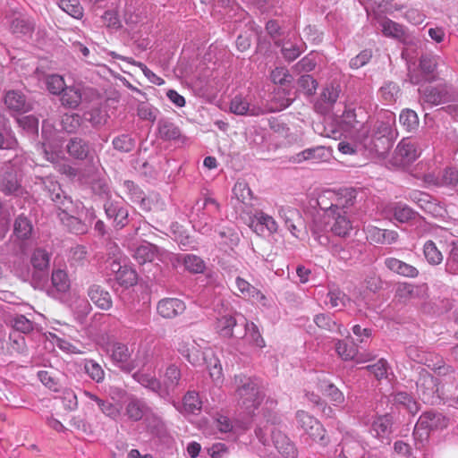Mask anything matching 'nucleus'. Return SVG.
I'll return each instance as SVG.
<instances>
[{
	"mask_svg": "<svg viewBox=\"0 0 458 458\" xmlns=\"http://www.w3.org/2000/svg\"><path fill=\"white\" fill-rule=\"evenodd\" d=\"M44 191L60 210L59 219L70 233L79 235L88 232L87 217L83 219L82 215L84 212L86 216L89 214V221H91L95 218L93 209H85L81 201H73L55 182L49 181Z\"/></svg>",
	"mask_w": 458,
	"mask_h": 458,
	"instance_id": "nucleus-1",
	"label": "nucleus"
},
{
	"mask_svg": "<svg viewBox=\"0 0 458 458\" xmlns=\"http://www.w3.org/2000/svg\"><path fill=\"white\" fill-rule=\"evenodd\" d=\"M234 382L238 403L250 412L255 410L263 398L258 379L245 375H236Z\"/></svg>",
	"mask_w": 458,
	"mask_h": 458,
	"instance_id": "nucleus-2",
	"label": "nucleus"
},
{
	"mask_svg": "<svg viewBox=\"0 0 458 458\" xmlns=\"http://www.w3.org/2000/svg\"><path fill=\"white\" fill-rule=\"evenodd\" d=\"M449 419L437 411H428L423 412L413 430V437L419 438H428L432 430L442 429L448 426Z\"/></svg>",
	"mask_w": 458,
	"mask_h": 458,
	"instance_id": "nucleus-3",
	"label": "nucleus"
},
{
	"mask_svg": "<svg viewBox=\"0 0 458 458\" xmlns=\"http://www.w3.org/2000/svg\"><path fill=\"white\" fill-rule=\"evenodd\" d=\"M51 252L45 248H36L30 255V264L33 266L32 285L34 288H43L48 281Z\"/></svg>",
	"mask_w": 458,
	"mask_h": 458,
	"instance_id": "nucleus-4",
	"label": "nucleus"
},
{
	"mask_svg": "<svg viewBox=\"0 0 458 458\" xmlns=\"http://www.w3.org/2000/svg\"><path fill=\"white\" fill-rule=\"evenodd\" d=\"M417 393L425 403L434 404L439 398L438 380L422 369L416 381Z\"/></svg>",
	"mask_w": 458,
	"mask_h": 458,
	"instance_id": "nucleus-5",
	"label": "nucleus"
},
{
	"mask_svg": "<svg viewBox=\"0 0 458 458\" xmlns=\"http://www.w3.org/2000/svg\"><path fill=\"white\" fill-rule=\"evenodd\" d=\"M12 239L14 250L21 255H27L29 250V217L24 213L19 215L15 219Z\"/></svg>",
	"mask_w": 458,
	"mask_h": 458,
	"instance_id": "nucleus-6",
	"label": "nucleus"
},
{
	"mask_svg": "<svg viewBox=\"0 0 458 458\" xmlns=\"http://www.w3.org/2000/svg\"><path fill=\"white\" fill-rule=\"evenodd\" d=\"M393 426V417L391 414L386 413L384 415L377 416L373 420L369 432L381 443L389 445L391 443V436L394 432Z\"/></svg>",
	"mask_w": 458,
	"mask_h": 458,
	"instance_id": "nucleus-7",
	"label": "nucleus"
},
{
	"mask_svg": "<svg viewBox=\"0 0 458 458\" xmlns=\"http://www.w3.org/2000/svg\"><path fill=\"white\" fill-rule=\"evenodd\" d=\"M106 217L113 221L116 229H122L129 223V211L121 201L108 199L104 203Z\"/></svg>",
	"mask_w": 458,
	"mask_h": 458,
	"instance_id": "nucleus-8",
	"label": "nucleus"
},
{
	"mask_svg": "<svg viewBox=\"0 0 458 458\" xmlns=\"http://www.w3.org/2000/svg\"><path fill=\"white\" fill-rule=\"evenodd\" d=\"M342 89L339 83L331 82L322 90L319 99L315 104V109L320 114L328 113L337 101Z\"/></svg>",
	"mask_w": 458,
	"mask_h": 458,
	"instance_id": "nucleus-9",
	"label": "nucleus"
},
{
	"mask_svg": "<svg viewBox=\"0 0 458 458\" xmlns=\"http://www.w3.org/2000/svg\"><path fill=\"white\" fill-rule=\"evenodd\" d=\"M216 328L222 337H243L244 330L242 328V323H239L237 319L231 315H225L218 318Z\"/></svg>",
	"mask_w": 458,
	"mask_h": 458,
	"instance_id": "nucleus-10",
	"label": "nucleus"
},
{
	"mask_svg": "<svg viewBox=\"0 0 458 458\" xmlns=\"http://www.w3.org/2000/svg\"><path fill=\"white\" fill-rule=\"evenodd\" d=\"M279 216L291 233L298 237L299 233L304 228V222L301 212L294 208L281 207L279 208Z\"/></svg>",
	"mask_w": 458,
	"mask_h": 458,
	"instance_id": "nucleus-11",
	"label": "nucleus"
},
{
	"mask_svg": "<svg viewBox=\"0 0 458 458\" xmlns=\"http://www.w3.org/2000/svg\"><path fill=\"white\" fill-rule=\"evenodd\" d=\"M151 409L146 402L136 396H130L125 403L124 415L133 422L140 421L150 413Z\"/></svg>",
	"mask_w": 458,
	"mask_h": 458,
	"instance_id": "nucleus-12",
	"label": "nucleus"
},
{
	"mask_svg": "<svg viewBox=\"0 0 458 458\" xmlns=\"http://www.w3.org/2000/svg\"><path fill=\"white\" fill-rule=\"evenodd\" d=\"M395 123V115L392 112H384L380 114L373 125L371 136L383 137V138H395V131L393 126Z\"/></svg>",
	"mask_w": 458,
	"mask_h": 458,
	"instance_id": "nucleus-13",
	"label": "nucleus"
},
{
	"mask_svg": "<svg viewBox=\"0 0 458 458\" xmlns=\"http://www.w3.org/2000/svg\"><path fill=\"white\" fill-rule=\"evenodd\" d=\"M0 191L6 196H20L23 189L15 172L6 170L0 172Z\"/></svg>",
	"mask_w": 458,
	"mask_h": 458,
	"instance_id": "nucleus-14",
	"label": "nucleus"
},
{
	"mask_svg": "<svg viewBox=\"0 0 458 458\" xmlns=\"http://www.w3.org/2000/svg\"><path fill=\"white\" fill-rule=\"evenodd\" d=\"M184 302L177 298H165L158 301L157 313L164 318H174L184 312Z\"/></svg>",
	"mask_w": 458,
	"mask_h": 458,
	"instance_id": "nucleus-15",
	"label": "nucleus"
},
{
	"mask_svg": "<svg viewBox=\"0 0 458 458\" xmlns=\"http://www.w3.org/2000/svg\"><path fill=\"white\" fill-rule=\"evenodd\" d=\"M421 98L424 102L438 106L450 100L451 95L445 85L428 86L421 91Z\"/></svg>",
	"mask_w": 458,
	"mask_h": 458,
	"instance_id": "nucleus-16",
	"label": "nucleus"
},
{
	"mask_svg": "<svg viewBox=\"0 0 458 458\" xmlns=\"http://www.w3.org/2000/svg\"><path fill=\"white\" fill-rule=\"evenodd\" d=\"M270 433L275 447L283 456L285 458L296 457V448L285 434L276 428H271Z\"/></svg>",
	"mask_w": 458,
	"mask_h": 458,
	"instance_id": "nucleus-17",
	"label": "nucleus"
},
{
	"mask_svg": "<svg viewBox=\"0 0 458 458\" xmlns=\"http://www.w3.org/2000/svg\"><path fill=\"white\" fill-rule=\"evenodd\" d=\"M395 295L404 301L424 299L428 295V286L426 284L414 285L406 282L398 283Z\"/></svg>",
	"mask_w": 458,
	"mask_h": 458,
	"instance_id": "nucleus-18",
	"label": "nucleus"
},
{
	"mask_svg": "<svg viewBox=\"0 0 458 458\" xmlns=\"http://www.w3.org/2000/svg\"><path fill=\"white\" fill-rule=\"evenodd\" d=\"M362 450V445L359 441L344 438L336 445L333 458H358Z\"/></svg>",
	"mask_w": 458,
	"mask_h": 458,
	"instance_id": "nucleus-19",
	"label": "nucleus"
},
{
	"mask_svg": "<svg viewBox=\"0 0 458 458\" xmlns=\"http://www.w3.org/2000/svg\"><path fill=\"white\" fill-rule=\"evenodd\" d=\"M88 297L100 310H108L112 308L113 301L108 291L101 285L93 284L88 289Z\"/></svg>",
	"mask_w": 458,
	"mask_h": 458,
	"instance_id": "nucleus-20",
	"label": "nucleus"
},
{
	"mask_svg": "<svg viewBox=\"0 0 458 458\" xmlns=\"http://www.w3.org/2000/svg\"><path fill=\"white\" fill-rule=\"evenodd\" d=\"M131 352L127 345L121 343L113 345L111 358L126 373H130L135 369L133 362H129Z\"/></svg>",
	"mask_w": 458,
	"mask_h": 458,
	"instance_id": "nucleus-21",
	"label": "nucleus"
},
{
	"mask_svg": "<svg viewBox=\"0 0 458 458\" xmlns=\"http://www.w3.org/2000/svg\"><path fill=\"white\" fill-rule=\"evenodd\" d=\"M329 218L332 219L331 222H328L331 225L330 230L335 235L339 237H347L350 235L353 226L347 215L335 212Z\"/></svg>",
	"mask_w": 458,
	"mask_h": 458,
	"instance_id": "nucleus-22",
	"label": "nucleus"
},
{
	"mask_svg": "<svg viewBox=\"0 0 458 458\" xmlns=\"http://www.w3.org/2000/svg\"><path fill=\"white\" fill-rule=\"evenodd\" d=\"M4 104L13 115L26 113L29 106L26 97L18 90H9L4 96Z\"/></svg>",
	"mask_w": 458,
	"mask_h": 458,
	"instance_id": "nucleus-23",
	"label": "nucleus"
},
{
	"mask_svg": "<svg viewBox=\"0 0 458 458\" xmlns=\"http://www.w3.org/2000/svg\"><path fill=\"white\" fill-rule=\"evenodd\" d=\"M384 264L391 272L404 277L415 278L419 275V270L415 267L395 258L385 259Z\"/></svg>",
	"mask_w": 458,
	"mask_h": 458,
	"instance_id": "nucleus-24",
	"label": "nucleus"
},
{
	"mask_svg": "<svg viewBox=\"0 0 458 458\" xmlns=\"http://www.w3.org/2000/svg\"><path fill=\"white\" fill-rule=\"evenodd\" d=\"M420 152L410 140H403L394 150V158L403 164L413 162Z\"/></svg>",
	"mask_w": 458,
	"mask_h": 458,
	"instance_id": "nucleus-25",
	"label": "nucleus"
},
{
	"mask_svg": "<svg viewBox=\"0 0 458 458\" xmlns=\"http://www.w3.org/2000/svg\"><path fill=\"white\" fill-rule=\"evenodd\" d=\"M66 150L72 157L78 160H85L90 154L89 142L79 137L70 139L66 145Z\"/></svg>",
	"mask_w": 458,
	"mask_h": 458,
	"instance_id": "nucleus-26",
	"label": "nucleus"
},
{
	"mask_svg": "<svg viewBox=\"0 0 458 458\" xmlns=\"http://www.w3.org/2000/svg\"><path fill=\"white\" fill-rule=\"evenodd\" d=\"M335 211L347 215L349 209L356 203L357 191L354 189H344L339 195H335Z\"/></svg>",
	"mask_w": 458,
	"mask_h": 458,
	"instance_id": "nucleus-27",
	"label": "nucleus"
},
{
	"mask_svg": "<svg viewBox=\"0 0 458 458\" xmlns=\"http://www.w3.org/2000/svg\"><path fill=\"white\" fill-rule=\"evenodd\" d=\"M437 66V56L425 54L420 57L419 67L424 81L431 82L436 80V70Z\"/></svg>",
	"mask_w": 458,
	"mask_h": 458,
	"instance_id": "nucleus-28",
	"label": "nucleus"
},
{
	"mask_svg": "<svg viewBox=\"0 0 458 458\" xmlns=\"http://www.w3.org/2000/svg\"><path fill=\"white\" fill-rule=\"evenodd\" d=\"M318 387L322 394L330 398L332 402L336 404H341L344 402V394L329 380L325 375L318 377Z\"/></svg>",
	"mask_w": 458,
	"mask_h": 458,
	"instance_id": "nucleus-29",
	"label": "nucleus"
},
{
	"mask_svg": "<svg viewBox=\"0 0 458 458\" xmlns=\"http://www.w3.org/2000/svg\"><path fill=\"white\" fill-rule=\"evenodd\" d=\"M158 136L163 140H175L180 139V128L169 119L162 118L157 122Z\"/></svg>",
	"mask_w": 458,
	"mask_h": 458,
	"instance_id": "nucleus-30",
	"label": "nucleus"
},
{
	"mask_svg": "<svg viewBox=\"0 0 458 458\" xmlns=\"http://www.w3.org/2000/svg\"><path fill=\"white\" fill-rule=\"evenodd\" d=\"M230 110L232 113L238 115L248 114L251 116H259L264 113L259 106H250L249 102L242 99L241 97H235L231 101Z\"/></svg>",
	"mask_w": 458,
	"mask_h": 458,
	"instance_id": "nucleus-31",
	"label": "nucleus"
},
{
	"mask_svg": "<svg viewBox=\"0 0 458 458\" xmlns=\"http://www.w3.org/2000/svg\"><path fill=\"white\" fill-rule=\"evenodd\" d=\"M60 95L61 104L64 107L75 109L81 102V92L79 88L65 87Z\"/></svg>",
	"mask_w": 458,
	"mask_h": 458,
	"instance_id": "nucleus-32",
	"label": "nucleus"
},
{
	"mask_svg": "<svg viewBox=\"0 0 458 458\" xmlns=\"http://www.w3.org/2000/svg\"><path fill=\"white\" fill-rule=\"evenodd\" d=\"M181 377L182 374L180 369L174 364L169 365L164 375V393L168 394L170 391L174 392L175 388L180 386Z\"/></svg>",
	"mask_w": 458,
	"mask_h": 458,
	"instance_id": "nucleus-33",
	"label": "nucleus"
},
{
	"mask_svg": "<svg viewBox=\"0 0 458 458\" xmlns=\"http://www.w3.org/2000/svg\"><path fill=\"white\" fill-rule=\"evenodd\" d=\"M157 252L158 248L156 245L146 242L135 250L133 257L139 264H144L153 261Z\"/></svg>",
	"mask_w": 458,
	"mask_h": 458,
	"instance_id": "nucleus-34",
	"label": "nucleus"
},
{
	"mask_svg": "<svg viewBox=\"0 0 458 458\" xmlns=\"http://www.w3.org/2000/svg\"><path fill=\"white\" fill-rule=\"evenodd\" d=\"M132 377L144 387L163 396L164 391L162 389L161 383L156 377L145 373L135 372L132 375Z\"/></svg>",
	"mask_w": 458,
	"mask_h": 458,
	"instance_id": "nucleus-35",
	"label": "nucleus"
},
{
	"mask_svg": "<svg viewBox=\"0 0 458 458\" xmlns=\"http://www.w3.org/2000/svg\"><path fill=\"white\" fill-rule=\"evenodd\" d=\"M48 133H51V131H47L45 129V124L42 125V139L44 140L42 142H38L36 147V152L38 155L43 156L44 159L49 162H55L57 155L54 152L48 143Z\"/></svg>",
	"mask_w": 458,
	"mask_h": 458,
	"instance_id": "nucleus-36",
	"label": "nucleus"
},
{
	"mask_svg": "<svg viewBox=\"0 0 458 458\" xmlns=\"http://www.w3.org/2000/svg\"><path fill=\"white\" fill-rule=\"evenodd\" d=\"M391 212L394 219L400 223H406L415 218L417 215V212L403 203H395L391 208Z\"/></svg>",
	"mask_w": 458,
	"mask_h": 458,
	"instance_id": "nucleus-37",
	"label": "nucleus"
},
{
	"mask_svg": "<svg viewBox=\"0 0 458 458\" xmlns=\"http://www.w3.org/2000/svg\"><path fill=\"white\" fill-rule=\"evenodd\" d=\"M423 253L426 260L430 265H439L443 261V255L441 251L437 249L436 243L431 240H428L424 243Z\"/></svg>",
	"mask_w": 458,
	"mask_h": 458,
	"instance_id": "nucleus-38",
	"label": "nucleus"
},
{
	"mask_svg": "<svg viewBox=\"0 0 458 458\" xmlns=\"http://www.w3.org/2000/svg\"><path fill=\"white\" fill-rule=\"evenodd\" d=\"M85 395L88 396L90 400L94 401L105 415L112 419H115L120 414L119 409L116 408L112 403L100 399L96 394L87 391L85 392Z\"/></svg>",
	"mask_w": 458,
	"mask_h": 458,
	"instance_id": "nucleus-39",
	"label": "nucleus"
},
{
	"mask_svg": "<svg viewBox=\"0 0 458 458\" xmlns=\"http://www.w3.org/2000/svg\"><path fill=\"white\" fill-rule=\"evenodd\" d=\"M53 286L60 293H66L70 289V279L65 270L54 269L51 276Z\"/></svg>",
	"mask_w": 458,
	"mask_h": 458,
	"instance_id": "nucleus-40",
	"label": "nucleus"
},
{
	"mask_svg": "<svg viewBox=\"0 0 458 458\" xmlns=\"http://www.w3.org/2000/svg\"><path fill=\"white\" fill-rule=\"evenodd\" d=\"M182 260L185 269L190 273H203L206 268L205 262L199 256L193 254H186L182 257Z\"/></svg>",
	"mask_w": 458,
	"mask_h": 458,
	"instance_id": "nucleus-41",
	"label": "nucleus"
},
{
	"mask_svg": "<svg viewBox=\"0 0 458 458\" xmlns=\"http://www.w3.org/2000/svg\"><path fill=\"white\" fill-rule=\"evenodd\" d=\"M394 139L371 136L370 143L374 151L380 157H386L392 148Z\"/></svg>",
	"mask_w": 458,
	"mask_h": 458,
	"instance_id": "nucleus-42",
	"label": "nucleus"
},
{
	"mask_svg": "<svg viewBox=\"0 0 458 458\" xmlns=\"http://www.w3.org/2000/svg\"><path fill=\"white\" fill-rule=\"evenodd\" d=\"M399 123L407 131H413L419 126L418 114L411 109H403L399 115Z\"/></svg>",
	"mask_w": 458,
	"mask_h": 458,
	"instance_id": "nucleus-43",
	"label": "nucleus"
},
{
	"mask_svg": "<svg viewBox=\"0 0 458 458\" xmlns=\"http://www.w3.org/2000/svg\"><path fill=\"white\" fill-rule=\"evenodd\" d=\"M37 376L40 382L47 386L48 389L58 392L61 385L59 379L56 377V373L53 370H38Z\"/></svg>",
	"mask_w": 458,
	"mask_h": 458,
	"instance_id": "nucleus-44",
	"label": "nucleus"
},
{
	"mask_svg": "<svg viewBox=\"0 0 458 458\" xmlns=\"http://www.w3.org/2000/svg\"><path fill=\"white\" fill-rule=\"evenodd\" d=\"M84 371L96 383H101L105 379L103 368L94 360H85Z\"/></svg>",
	"mask_w": 458,
	"mask_h": 458,
	"instance_id": "nucleus-45",
	"label": "nucleus"
},
{
	"mask_svg": "<svg viewBox=\"0 0 458 458\" xmlns=\"http://www.w3.org/2000/svg\"><path fill=\"white\" fill-rule=\"evenodd\" d=\"M314 323L321 329L328 332H339L340 326L330 314L320 313L314 317Z\"/></svg>",
	"mask_w": 458,
	"mask_h": 458,
	"instance_id": "nucleus-46",
	"label": "nucleus"
},
{
	"mask_svg": "<svg viewBox=\"0 0 458 458\" xmlns=\"http://www.w3.org/2000/svg\"><path fill=\"white\" fill-rule=\"evenodd\" d=\"M81 125V117L78 114H65L61 120L62 130L67 133H75Z\"/></svg>",
	"mask_w": 458,
	"mask_h": 458,
	"instance_id": "nucleus-47",
	"label": "nucleus"
},
{
	"mask_svg": "<svg viewBox=\"0 0 458 458\" xmlns=\"http://www.w3.org/2000/svg\"><path fill=\"white\" fill-rule=\"evenodd\" d=\"M115 280L122 287L129 288L137 284V274L133 269L124 266L115 276Z\"/></svg>",
	"mask_w": 458,
	"mask_h": 458,
	"instance_id": "nucleus-48",
	"label": "nucleus"
},
{
	"mask_svg": "<svg viewBox=\"0 0 458 458\" xmlns=\"http://www.w3.org/2000/svg\"><path fill=\"white\" fill-rule=\"evenodd\" d=\"M44 82L48 91L54 95H60L66 87L63 77L57 74L45 76Z\"/></svg>",
	"mask_w": 458,
	"mask_h": 458,
	"instance_id": "nucleus-49",
	"label": "nucleus"
},
{
	"mask_svg": "<svg viewBox=\"0 0 458 458\" xmlns=\"http://www.w3.org/2000/svg\"><path fill=\"white\" fill-rule=\"evenodd\" d=\"M112 144L114 149L120 152L128 153L133 150L135 147V139L129 134H122L115 137L113 140Z\"/></svg>",
	"mask_w": 458,
	"mask_h": 458,
	"instance_id": "nucleus-50",
	"label": "nucleus"
},
{
	"mask_svg": "<svg viewBox=\"0 0 458 458\" xmlns=\"http://www.w3.org/2000/svg\"><path fill=\"white\" fill-rule=\"evenodd\" d=\"M59 7L75 19H81L83 16V8L78 0H60Z\"/></svg>",
	"mask_w": 458,
	"mask_h": 458,
	"instance_id": "nucleus-51",
	"label": "nucleus"
},
{
	"mask_svg": "<svg viewBox=\"0 0 458 458\" xmlns=\"http://www.w3.org/2000/svg\"><path fill=\"white\" fill-rule=\"evenodd\" d=\"M27 335L17 331H11L9 334L11 348L18 353H25L27 352Z\"/></svg>",
	"mask_w": 458,
	"mask_h": 458,
	"instance_id": "nucleus-52",
	"label": "nucleus"
},
{
	"mask_svg": "<svg viewBox=\"0 0 458 458\" xmlns=\"http://www.w3.org/2000/svg\"><path fill=\"white\" fill-rule=\"evenodd\" d=\"M242 328L244 330L243 335H246V332H249V336L250 342L259 348H263L265 346V341L262 338L258 327L254 323L249 324L248 322H242Z\"/></svg>",
	"mask_w": 458,
	"mask_h": 458,
	"instance_id": "nucleus-53",
	"label": "nucleus"
},
{
	"mask_svg": "<svg viewBox=\"0 0 458 458\" xmlns=\"http://www.w3.org/2000/svg\"><path fill=\"white\" fill-rule=\"evenodd\" d=\"M382 32L385 36L394 38H402L404 36L403 26L389 19L382 22Z\"/></svg>",
	"mask_w": 458,
	"mask_h": 458,
	"instance_id": "nucleus-54",
	"label": "nucleus"
},
{
	"mask_svg": "<svg viewBox=\"0 0 458 458\" xmlns=\"http://www.w3.org/2000/svg\"><path fill=\"white\" fill-rule=\"evenodd\" d=\"M445 271L458 275V240L452 242V248L445 262Z\"/></svg>",
	"mask_w": 458,
	"mask_h": 458,
	"instance_id": "nucleus-55",
	"label": "nucleus"
},
{
	"mask_svg": "<svg viewBox=\"0 0 458 458\" xmlns=\"http://www.w3.org/2000/svg\"><path fill=\"white\" fill-rule=\"evenodd\" d=\"M297 84L299 88L308 96H313L318 88V81L310 74L301 75Z\"/></svg>",
	"mask_w": 458,
	"mask_h": 458,
	"instance_id": "nucleus-56",
	"label": "nucleus"
},
{
	"mask_svg": "<svg viewBox=\"0 0 458 458\" xmlns=\"http://www.w3.org/2000/svg\"><path fill=\"white\" fill-rule=\"evenodd\" d=\"M270 79L275 84L282 86L292 83L293 78L284 67H276L270 73Z\"/></svg>",
	"mask_w": 458,
	"mask_h": 458,
	"instance_id": "nucleus-57",
	"label": "nucleus"
},
{
	"mask_svg": "<svg viewBox=\"0 0 458 458\" xmlns=\"http://www.w3.org/2000/svg\"><path fill=\"white\" fill-rule=\"evenodd\" d=\"M183 408L189 413H196L201 410V402L196 392H188L183 397Z\"/></svg>",
	"mask_w": 458,
	"mask_h": 458,
	"instance_id": "nucleus-58",
	"label": "nucleus"
},
{
	"mask_svg": "<svg viewBox=\"0 0 458 458\" xmlns=\"http://www.w3.org/2000/svg\"><path fill=\"white\" fill-rule=\"evenodd\" d=\"M90 189L92 192L99 197L111 199L110 190L107 182L104 179H94L90 182Z\"/></svg>",
	"mask_w": 458,
	"mask_h": 458,
	"instance_id": "nucleus-59",
	"label": "nucleus"
},
{
	"mask_svg": "<svg viewBox=\"0 0 458 458\" xmlns=\"http://www.w3.org/2000/svg\"><path fill=\"white\" fill-rule=\"evenodd\" d=\"M360 114H362V111L360 108L358 110L356 109H347L343 114V121L344 123L348 125L352 129H358L359 125H361L363 122L361 120L358 119Z\"/></svg>",
	"mask_w": 458,
	"mask_h": 458,
	"instance_id": "nucleus-60",
	"label": "nucleus"
},
{
	"mask_svg": "<svg viewBox=\"0 0 458 458\" xmlns=\"http://www.w3.org/2000/svg\"><path fill=\"white\" fill-rule=\"evenodd\" d=\"M375 376L377 380L386 377L387 375V362L384 359H380L377 363L366 366L364 368Z\"/></svg>",
	"mask_w": 458,
	"mask_h": 458,
	"instance_id": "nucleus-61",
	"label": "nucleus"
},
{
	"mask_svg": "<svg viewBox=\"0 0 458 458\" xmlns=\"http://www.w3.org/2000/svg\"><path fill=\"white\" fill-rule=\"evenodd\" d=\"M233 191L237 199L242 203H244L246 200L252 199V191L245 182H236Z\"/></svg>",
	"mask_w": 458,
	"mask_h": 458,
	"instance_id": "nucleus-62",
	"label": "nucleus"
},
{
	"mask_svg": "<svg viewBox=\"0 0 458 458\" xmlns=\"http://www.w3.org/2000/svg\"><path fill=\"white\" fill-rule=\"evenodd\" d=\"M316 420L317 419L303 411H298L296 413L297 424L301 428L304 430L306 434H308L309 431L312 429Z\"/></svg>",
	"mask_w": 458,
	"mask_h": 458,
	"instance_id": "nucleus-63",
	"label": "nucleus"
},
{
	"mask_svg": "<svg viewBox=\"0 0 458 458\" xmlns=\"http://www.w3.org/2000/svg\"><path fill=\"white\" fill-rule=\"evenodd\" d=\"M441 182L437 185L454 186L458 183V169L454 167L445 168L440 177Z\"/></svg>",
	"mask_w": 458,
	"mask_h": 458,
	"instance_id": "nucleus-64",
	"label": "nucleus"
}]
</instances>
